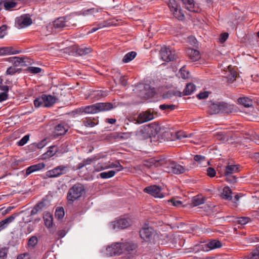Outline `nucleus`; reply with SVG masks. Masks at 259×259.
Returning <instances> with one entry per match:
<instances>
[{
    "instance_id": "20e7f679",
    "label": "nucleus",
    "mask_w": 259,
    "mask_h": 259,
    "mask_svg": "<svg viewBox=\"0 0 259 259\" xmlns=\"http://www.w3.org/2000/svg\"><path fill=\"white\" fill-rule=\"evenodd\" d=\"M54 27L56 29L62 30L69 29L75 25V20L70 17H61L56 19L53 22Z\"/></svg>"
},
{
    "instance_id": "dca6fc26",
    "label": "nucleus",
    "mask_w": 259,
    "mask_h": 259,
    "mask_svg": "<svg viewBox=\"0 0 259 259\" xmlns=\"http://www.w3.org/2000/svg\"><path fill=\"white\" fill-rule=\"evenodd\" d=\"M154 118V115L152 113L149 111H146L141 113L138 116L137 121L138 123H142L149 121Z\"/></svg>"
},
{
    "instance_id": "13d9d810",
    "label": "nucleus",
    "mask_w": 259,
    "mask_h": 259,
    "mask_svg": "<svg viewBox=\"0 0 259 259\" xmlns=\"http://www.w3.org/2000/svg\"><path fill=\"white\" fill-rule=\"evenodd\" d=\"M207 175L210 177H214L215 176L216 172L214 168L212 167H208L206 170Z\"/></svg>"
},
{
    "instance_id": "4d7b16f0",
    "label": "nucleus",
    "mask_w": 259,
    "mask_h": 259,
    "mask_svg": "<svg viewBox=\"0 0 259 259\" xmlns=\"http://www.w3.org/2000/svg\"><path fill=\"white\" fill-rule=\"evenodd\" d=\"M159 108L162 110L166 109L172 110L175 109V106L173 105L162 104L160 105Z\"/></svg>"
},
{
    "instance_id": "864d4df0",
    "label": "nucleus",
    "mask_w": 259,
    "mask_h": 259,
    "mask_svg": "<svg viewBox=\"0 0 259 259\" xmlns=\"http://www.w3.org/2000/svg\"><path fill=\"white\" fill-rule=\"evenodd\" d=\"M29 136L28 135H26L24 136L18 142V146H23L29 140Z\"/></svg>"
},
{
    "instance_id": "8fccbe9b",
    "label": "nucleus",
    "mask_w": 259,
    "mask_h": 259,
    "mask_svg": "<svg viewBox=\"0 0 259 259\" xmlns=\"http://www.w3.org/2000/svg\"><path fill=\"white\" fill-rule=\"evenodd\" d=\"M107 164L106 163H99L94 167L95 171H100L101 170L107 169Z\"/></svg>"
},
{
    "instance_id": "5fc2aeb1",
    "label": "nucleus",
    "mask_w": 259,
    "mask_h": 259,
    "mask_svg": "<svg viewBox=\"0 0 259 259\" xmlns=\"http://www.w3.org/2000/svg\"><path fill=\"white\" fill-rule=\"evenodd\" d=\"M180 76L183 79H186L189 76V72L185 70L183 68L180 70Z\"/></svg>"
},
{
    "instance_id": "a878e982",
    "label": "nucleus",
    "mask_w": 259,
    "mask_h": 259,
    "mask_svg": "<svg viewBox=\"0 0 259 259\" xmlns=\"http://www.w3.org/2000/svg\"><path fill=\"white\" fill-rule=\"evenodd\" d=\"M220 102L212 103L209 106L208 112L210 114L220 113Z\"/></svg>"
},
{
    "instance_id": "7ed1b4c3",
    "label": "nucleus",
    "mask_w": 259,
    "mask_h": 259,
    "mask_svg": "<svg viewBox=\"0 0 259 259\" xmlns=\"http://www.w3.org/2000/svg\"><path fill=\"white\" fill-rule=\"evenodd\" d=\"M84 192V186L80 183H77L68 190L67 199L68 201L72 203L80 198Z\"/></svg>"
},
{
    "instance_id": "79ce46f5",
    "label": "nucleus",
    "mask_w": 259,
    "mask_h": 259,
    "mask_svg": "<svg viewBox=\"0 0 259 259\" xmlns=\"http://www.w3.org/2000/svg\"><path fill=\"white\" fill-rule=\"evenodd\" d=\"M8 61L14 64L13 66L15 67L19 66L20 63L22 62V59L19 57H10L8 59Z\"/></svg>"
},
{
    "instance_id": "f257e3e1",
    "label": "nucleus",
    "mask_w": 259,
    "mask_h": 259,
    "mask_svg": "<svg viewBox=\"0 0 259 259\" xmlns=\"http://www.w3.org/2000/svg\"><path fill=\"white\" fill-rule=\"evenodd\" d=\"M145 165L147 166H162L163 170L168 173L179 175L184 173L186 168L174 161L167 160L165 158L158 157L151 158L146 161Z\"/></svg>"
},
{
    "instance_id": "a19ab883",
    "label": "nucleus",
    "mask_w": 259,
    "mask_h": 259,
    "mask_svg": "<svg viewBox=\"0 0 259 259\" xmlns=\"http://www.w3.org/2000/svg\"><path fill=\"white\" fill-rule=\"evenodd\" d=\"M228 71H226V72L228 73L227 74V78L230 80H231L233 79H234L236 76H237V73L234 70H232V68L231 66H228Z\"/></svg>"
},
{
    "instance_id": "774afa93",
    "label": "nucleus",
    "mask_w": 259,
    "mask_h": 259,
    "mask_svg": "<svg viewBox=\"0 0 259 259\" xmlns=\"http://www.w3.org/2000/svg\"><path fill=\"white\" fill-rule=\"evenodd\" d=\"M176 137L177 139L181 140L183 138L187 137V136L185 134H184L183 132H178L176 134Z\"/></svg>"
},
{
    "instance_id": "5701e85b",
    "label": "nucleus",
    "mask_w": 259,
    "mask_h": 259,
    "mask_svg": "<svg viewBox=\"0 0 259 259\" xmlns=\"http://www.w3.org/2000/svg\"><path fill=\"white\" fill-rule=\"evenodd\" d=\"M43 218L46 226L48 228H52L53 223V215L49 212H45Z\"/></svg>"
},
{
    "instance_id": "412c9836",
    "label": "nucleus",
    "mask_w": 259,
    "mask_h": 259,
    "mask_svg": "<svg viewBox=\"0 0 259 259\" xmlns=\"http://www.w3.org/2000/svg\"><path fill=\"white\" fill-rule=\"evenodd\" d=\"M43 99L45 103V106L46 107H50L52 106L57 100V98L50 95H42Z\"/></svg>"
},
{
    "instance_id": "c85d7f7f",
    "label": "nucleus",
    "mask_w": 259,
    "mask_h": 259,
    "mask_svg": "<svg viewBox=\"0 0 259 259\" xmlns=\"http://www.w3.org/2000/svg\"><path fill=\"white\" fill-rule=\"evenodd\" d=\"M92 51L91 48L81 47L76 48V53L79 56H84L90 53Z\"/></svg>"
},
{
    "instance_id": "c9c22d12",
    "label": "nucleus",
    "mask_w": 259,
    "mask_h": 259,
    "mask_svg": "<svg viewBox=\"0 0 259 259\" xmlns=\"http://www.w3.org/2000/svg\"><path fill=\"white\" fill-rule=\"evenodd\" d=\"M160 128L157 124H153L148 127V132H150L151 134L155 136L160 132Z\"/></svg>"
},
{
    "instance_id": "4c0bfd02",
    "label": "nucleus",
    "mask_w": 259,
    "mask_h": 259,
    "mask_svg": "<svg viewBox=\"0 0 259 259\" xmlns=\"http://www.w3.org/2000/svg\"><path fill=\"white\" fill-rule=\"evenodd\" d=\"M43 99L42 95L36 98L33 101L34 106L36 108L38 107H46L45 106V103Z\"/></svg>"
},
{
    "instance_id": "09e8293b",
    "label": "nucleus",
    "mask_w": 259,
    "mask_h": 259,
    "mask_svg": "<svg viewBox=\"0 0 259 259\" xmlns=\"http://www.w3.org/2000/svg\"><path fill=\"white\" fill-rule=\"evenodd\" d=\"M20 69L16 68L15 66H11L8 68L6 71L7 75H13L16 72H19Z\"/></svg>"
},
{
    "instance_id": "2f4dec72",
    "label": "nucleus",
    "mask_w": 259,
    "mask_h": 259,
    "mask_svg": "<svg viewBox=\"0 0 259 259\" xmlns=\"http://www.w3.org/2000/svg\"><path fill=\"white\" fill-rule=\"evenodd\" d=\"M196 89L195 85L193 83H188L183 91V95L188 96L191 95Z\"/></svg>"
},
{
    "instance_id": "338daca9",
    "label": "nucleus",
    "mask_w": 259,
    "mask_h": 259,
    "mask_svg": "<svg viewBox=\"0 0 259 259\" xmlns=\"http://www.w3.org/2000/svg\"><path fill=\"white\" fill-rule=\"evenodd\" d=\"M94 25L97 26L98 29L107 27L108 26L107 23L105 21H103L99 23H95Z\"/></svg>"
},
{
    "instance_id": "f8f14e48",
    "label": "nucleus",
    "mask_w": 259,
    "mask_h": 259,
    "mask_svg": "<svg viewBox=\"0 0 259 259\" xmlns=\"http://www.w3.org/2000/svg\"><path fill=\"white\" fill-rule=\"evenodd\" d=\"M144 192L154 197L161 198L164 197L163 194L161 193V188L157 185H151L146 187L144 189Z\"/></svg>"
},
{
    "instance_id": "e2e57ef3",
    "label": "nucleus",
    "mask_w": 259,
    "mask_h": 259,
    "mask_svg": "<svg viewBox=\"0 0 259 259\" xmlns=\"http://www.w3.org/2000/svg\"><path fill=\"white\" fill-rule=\"evenodd\" d=\"M194 159L195 161L201 163L203 161H205V158L203 156H201L200 155H196L194 156Z\"/></svg>"
},
{
    "instance_id": "58836bf2",
    "label": "nucleus",
    "mask_w": 259,
    "mask_h": 259,
    "mask_svg": "<svg viewBox=\"0 0 259 259\" xmlns=\"http://www.w3.org/2000/svg\"><path fill=\"white\" fill-rule=\"evenodd\" d=\"M204 203V199L203 197L199 196L194 197L192 199V204L194 206H198Z\"/></svg>"
},
{
    "instance_id": "49530a36",
    "label": "nucleus",
    "mask_w": 259,
    "mask_h": 259,
    "mask_svg": "<svg viewBox=\"0 0 259 259\" xmlns=\"http://www.w3.org/2000/svg\"><path fill=\"white\" fill-rule=\"evenodd\" d=\"M55 217L58 219H62L64 216V210L63 207H58L56 209L55 214Z\"/></svg>"
},
{
    "instance_id": "6ab92c4d",
    "label": "nucleus",
    "mask_w": 259,
    "mask_h": 259,
    "mask_svg": "<svg viewBox=\"0 0 259 259\" xmlns=\"http://www.w3.org/2000/svg\"><path fill=\"white\" fill-rule=\"evenodd\" d=\"M16 216V214H13L1 221L0 222V232L7 228L9 225L15 220Z\"/></svg>"
},
{
    "instance_id": "4be33fe9",
    "label": "nucleus",
    "mask_w": 259,
    "mask_h": 259,
    "mask_svg": "<svg viewBox=\"0 0 259 259\" xmlns=\"http://www.w3.org/2000/svg\"><path fill=\"white\" fill-rule=\"evenodd\" d=\"M45 167V164L44 163H39L34 165L29 166L26 170V175L28 176L30 174L43 169Z\"/></svg>"
},
{
    "instance_id": "6e6552de",
    "label": "nucleus",
    "mask_w": 259,
    "mask_h": 259,
    "mask_svg": "<svg viewBox=\"0 0 259 259\" xmlns=\"http://www.w3.org/2000/svg\"><path fill=\"white\" fill-rule=\"evenodd\" d=\"M132 224L131 220L128 217L120 218L112 222L111 224V227L113 229H123L127 228Z\"/></svg>"
},
{
    "instance_id": "0e129e2a",
    "label": "nucleus",
    "mask_w": 259,
    "mask_h": 259,
    "mask_svg": "<svg viewBox=\"0 0 259 259\" xmlns=\"http://www.w3.org/2000/svg\"><path fill=\"white\" fill-rule=\"evenodd\" d=\"M244 241L248 243L255 242L259 241V238L258 237L246 238L245 239H244Z\"/></svg>"
},
{
    "instance_id": "680f3d73",
    "label": "nucleus",
    "mask_w": 259,
    "mask_h": 259,
    "mask_svg": "<svg viewBox=\"0 0 259 259\" xmlns=\"http://www.w3.org/2000/svg\"><path fill=\"white\" fill-rule=\"evenodd\" d=\"M208 96V92H204L202 93H200L197 95V97L199 99H204L207 98Z\"/></svg>"
},
{
    "instance_id": "f704fd0d",
    "label": "nucleus",
    "mask_w": 259,
    "mask_h": 259,
    "mask_svg": "<svg viewBox=\"0 0 259 259\" xmlns=\"http://www.w3.org/2000/svg\"><path fill=\"white\" fill-rule=\"evenodd\" d=\"M244 259H259V246L249 255L245 256Z\"/></svg>"
},
{
    "instance_id": "e433bc0d",
    "label": "nucleus",
    "mask_w": 259,
    "mask_h": 259,
    "mask_svg": "<svg viewBox=\"0 0 259 259\" xmlns=\"http://www.w3.org/2000/svg\"><path fill=\"white\" fill-rule=\"evenodd\" d=\"M98 123L93 121L91 117L85 118L82 120V124L86 127H94Z\"/></svg>"
},
{
    "instance_id": "603ef678",
    "label": "nucleus",
    "mask_w": 259,
    "mask_h": 259,
    "mask_svg": "<svg viewBox=\"0 0 259 259\" xmlns=\"http://www.w3.org/2000/svg\"><path fill=\"white\" fill-rule=\"evenodd\" d=\"M167 203H171L172 204V205L177 207H180L182 205V201L174 198L167 200Z\"/></svg>"
},
{
    "instance_id": "37998d69",
    "label": "nucleus",
    "mask_w": 259,
    "mask_h": 259,
    "mask_svg": "<svg viewBox=\"0 0 259 259\" xmlns=\"http://www.w3.org/2000/svg\"><path fill=\"white\" fill-rule=\"evenodd\" d=\"M8 61L14 64L13 66L15 67L19 66L20 63L22 62V59L19 57H10L8 59Z\"/></svg>"
},
{
    "instance_id": "69168bd1",
    "label": "nucleus",
    "mask_w": 259,
    "mask_h": 259,
    "mask_svg": "<svg viewBox=\"0 0 259 259\" xmlns=\"http://www.w3.org/2000/svg\"><path fill=\"white\" fill-rule=\"evenodd\" d=\"M258 187H259V186ZM252 197L255 202L259 203V190H256V191L254 192Z\"/></svg>"
},
{
    "instance_id": "2eb2a0df",
    "label": "nucleus",
    "mask_w": 259,
    "mask_h": 259,
    "mask_svg": "<svg viewBox=\"0 0 259 259\" xmlns=\"http://www.w3.org/2000/svg\"><path fill=\"white\" fill-rule=\"evenodd\" d=\"M154 230L151 227H143L140 231V235L142 239L145 241H149L153 236Z\"/></svg>"
},
{
    "instance_id": "1a4fd4ad",
    "label": "nucleus",
    "mask_w": 259,
    "mask_h": 259,
    "mask_svg": "<svg viewBox=\"0 0 259 259\" xmlns=\"http://www.w3.org/2000/svg\"><path fill=\"white\" fill-rule=\"evenodd\" d=\"M161 59L165 62H170L176 59L175 51L167 47H163L160 51Z\"/></svg>"
},
{
    "instance_id": "ddd939ff",
    "label": "nucleus",
    "mask_w": 259,
    "mask_h": 259,
    "mask_svg": "<svg viewBox=\"0 0 259 259\" xmlns=\"http://www.w3.org/2000/svg\"><path fill=\"white\" fill-rule=\"evenodd\" d=\"M32 23L31 18L29 15H23L16 18V24L19 28H22L30 25Z\"/></svg>"
},
{
    "instance_id": "f3484780",
    "label": "nucleus",
    "mask_w": 259,
    "mask_h": 259,
    "mask_svg": "<svg viewBox=\"0 0 259 259\" xmlns=\"http://www.w3.org/2000/svg\"><path fill=\"white\" fill-rule=\"evenodd\" d=\"M137 247V244L132 242L122 243L123 253L132 255L136 252Z\"/></svg>"
},
{
    "instance_id": "052dcab7",
    "label": "nucleus",
    "mask_w": 259,
    "mask_h": 259,
    "mask_svg": "<svg viewBox=\"0 0 259 259\" xmlns=\"http://www.w3.org/2000/svg\"><path fill=\"white\" fill-rule=\"evenodd\" d=\"M229 34L227 32L222 33L219 38L220 41L221 43H224L228 38Z\"/></svg>"
},
{
    "instance_id": "9d476101",
    "label": "nucleus",
    "mask_w": 259,
    "mask_h": 259,
    "mask_svg": "<svg viewBox=\"0 0 259 259\" xmlns=\"http://www.w3.org/2000/svg\"><path fill=\"white\" fill-rule=\"evenodd\" d=\"M254 112L253 106V100L251 98L244 97V113L249 117H246L248 120H252L253 117L251 116Z\"/></svg>"
},
{
    "instance_id": "f03ea898",
    "label": "nucleus",
    "mask_w": 259,
    "mask_h": 259,
    "mask_svg": "<svg viewBox=\"0 0 259 259\" xmlns=\"http://www.w3.org/2000/svg\"><path fill=\"white\" fill-rule=\"evenodd\" d=\"M113 108L111 103H98L91 105L85 106L83 109L84 113L95 114L111 110Z\"/></svg>"
},
{
    "instance_id": "cd10ccee",
    "label": "nucleus",
    "mask_w": 259,
    "mask_h": 259,
    "mask_svg": "<svg viewBox=\"0 0 259 259\" xmlns=\"http://www.w3.org/2000/svg\"><path fill=\"white\" fill-rule=\"evenodd\" d=\"M97 160L96 157L94 156L93 157H89L85 159H84L82 162L78 163L77 165V168L78 169H81L83 167L91 164L92 163H93L94 161H96Z\"/></svg>"
},
{
    "instance_id": "423d86ee",
    "label": "nucleus",
    "mask_w": 259,
    "mask_h": 259,
    "mask_svg": "<svg viewBox=\"0 0 259 259\" xmlns=\"http://www.w3.org/2000/svg\"><path fill=\"white\" fill-rule=\"evenodd\" d=\"M68 171L69 167L67 165H60L47 171L46 176L50 178H57L67 174Z\"/></svg>"
},
{
    "instance_id": "6e6d98bb",
    "label": "nucleus",
    "mask_w": 259,
    "mask_h": 259,
    "mask_svg": "<svg viewBox=\"0 0 259 259\" xmlns=\"http://www.w3.org/2000/svg\"><path fill=\"white\" fill-rule=\"evenodd\" d=\"M7 26L5 25L0 27V38H3L7 33Z\"/></svg>"
},
{
    "instance_id": "4468645a",
    "label": "nucleus",
    "mask_w": 259,
    "mask_h": 259,
    "mask_svg": "<svg viewBox=\"0 0 259 259\" xmlns=\"http://www.w3.org/2000/svg\"><path fill=\"white\" fill-rule=\"evenodd\" d=\"M222 246V243L218 240H210L207 243L202 244L200 248L202 250L208 251L210 250L221 248Z\"/></svg>"
},
{
    "instance_id": "bb28decb",
    "label": "nucleus",
    "mask_w": 259,
    "mask_h": 259,
    "mask_svg": "<svg viewBox=\"0 0 259 259\" xmlns=\"http://www.w3.org/2000/svg\"><path fill=\"white\" fill-rule=\"evenodd\" d=\"M220 113H231L233 110V106L224 102H220Z\"/></svg>"
},
{
    "instance_id": "aec40b11",
    "label": "nucleus",
    "mask_w": 259,
    "mask_h": 259,
    "mask_svg": "<svg viewBox=\"0 0 259 259\" xmlns=\"http://www.w3.org/2000/svg\"><path fill=\"white\" fill-rule=\"evenodd\" d=\"M186 52L188 56L192 61H196L200 58L199 52L197 50L188 48Z\"/></svg>"
},
{
    "instance_id": "393cba45",
    "label": "nucleus",
    "mask_w": 259,
    "mask_h": 259,
    "mask_svg": "<svg viewBox=\"0 0 259 259\" xmlns=\"http://www.w3.org/2000/svg\"><path fill=\"white\" fill-rule=\"evenodd\" d=\"M58 151V148L56 146H52L49 147V149L44 153L42 156L44 159L49 158L53 156Z\"/></svg>"
},
{
    "instance_id": "a211bd4d",
    "label": "nucleus",
    "mask_w": 259,
    "mask_h": 259,
    "mask_svg": "<svg viewBox=\"0 0 259 259\" xmlns=\"http://www.w3.org/2000/svg\"><path fill=\"white\" fill-rule=\"evenodd\" d=\"M68 130V126L64 123H60L56 126L54 131V135L56 136L63 135Z\"/></svg>"
},
{
    "instance_id": "39448f33",
    "label": "nucleus",
    "mask_w": 259,
    "mask_h": 259,
    "mask_svg": "<svg viewBox=\"0 0 259 259\" xmlns=\"http://www.w3.org/2000/svg\"><path fill=\"white\" fill-rule=\"evenodd\" d=\"M170 12L173 16L179 20L183 21L185 17L184 13L176 0H165Z\"/></svg>"
},
{
    "instance_id": "9b49d317",
    "label": "nucleus",
    "mask_w": 259,
    "mask_h": 259,
    "mask_svg": "<svg viewBox=\"0 0 259 259\" xmlns=\"http://www.w3.org/2000/svg\"><path fill=\"white\" fill-rule=\"evenodd\" d=\"M123 252L122 243L116 242L113 243L106 248V254L110 256L120 255Z\"/></svg>"
},
{
    "instance_id": "c756f323",
    "label": "nucleus",
    "mask_w": 259,
    "mask_h": 259,
    "mask_svg": "<svg viewBox=\"0 0 259 259\" xmlns=\"http://www.w3.org/2000/svg\"><path fill=\"white\" fill-rule=\"evenodd\" d=\"M246 140H250L252 141H254L255 143L259 145V135L254 136L253 134V132H251V133H245L244 134V141Z\"/></svg>"
},
{
    "instance_id": "a18cd8bd",
    "label": "nucleus",
    "mask_w": 259,
    "mask_h": 259,
    "mask_svg": "<svg viewBox=\"0 0 259 259\" xmlns=\"http://www.w3.org/2000/svg\"><path fill=\"white\" fill-rule=\"evenodd\" d=\"M117 168V171H119L123 168L122 166L118 162H112L110 164H107V168Z\"/></svg>"
},
{
    "instance_id": "bf43d9fd",
    "label": "nucleus",
    "mask_w": 259,
    "mask_h": 259,
    "mask_svg": "<svg viewBox=\"0 0 259 259\" xmlns=\"http://www.w3.org/2000/svg\"><path fill=\"white\" fill-rule=\"evenodd\" d=\"M215 138L220 141L225 140L226 138L225 134L223 132H218L215 134Z\"/></svg>"
},
{
    "instance_id": "72a5a7b5",
    "label": "nucleus",
    "mask_w": 259,
    "mask_h": 259,
    "mask_svg": "<svg viewBox=\"0 0 259 259\" xmlns=\"http://www.w3.org/2000/svg\"><path fill=\"white\" fill-rule=\"evenodd\" d=\"M16 5L17 3L13 1L10 0L3 1V6L6 10H11L12 8H15Z\"/></svg>"
},
{
    "instance_id": "c03bdc74",
    "label": "nucleus",
    "mask_w": 259,
    "mask_h": 259,
    "mask_svg": "<svg viewBox=\"0 0 259 259\" xmlns=\"http://www.w3.org/2000/svg\"><path fill=\"white\" fill-rule=\"evenodd\" d=\"M242 220H238L234 225V229L235 231L236 232V233L241 234V230L243 228V224L242 223Z\"/></svg>"
},
{
    "instance_id": "7c9ffc66",
    "label": "nucleus",
    "mask_w": 259,
    "mask_h": 259,
    "mask_svg": "<svg viewBox=\"0 0 259 259\" xmlns=\"http://www.w3.org/2000/svg\"><path fill=\"white\" fill-rule=\"evenodd\" d=\"M232 191L229 187H225L222 193V197L226 200H232L233 199L231 195Z\"/></svg>"
},
{
    "instance_id": "473e14b6",
    "label": "nucleus",
    "mask_w": 259,
    "mask_h": 259,
    "mask_svg": "<svg viewBox=\"0 0 259 259\" xmlns=\"http://www.w3.org/2000/svg\"><path fill=\"white\" fill-rule=\"evenodd\" d=\"M137 53L134 51H132L126 54L122 59L124 63H128L133 60L136 56Z\"/></svg>"
},
{
    "instance_id": "de8ad7c7",
    "label": "nucleus",
    "mask_w": 259,
    "mask_h": 259,
    "mask_svg": "<svg viewBox=\"0 0 259 259\" xmlns=\"http://www.w3.org/2000/svg\"><path fill=\"white\" fill-rule=\"evenodd\" d=\"M37 242H38L37 238L35 236H31L29 239L28 241V245L29 247H34L35 246V245L37 243Z\"/></svg>"
},
{
    "instance_id": "0eeeda50",
    "label": "nucleus",
    "mask_w": 259,
    "mask_h": 259,
    "mask_svg": "<svg viewBox=\"0 0 259 259\" xmlns=\"http://www.w3.org/2000/svg\"><path fill=\"white\" fill-rule=\"evenodd\" d=\"M238 167L237 165H228L225 166L224 171H222V175L226 177V180L229 183H235L236 179L235 177L232 176V175L237 172Z\"/></svg>"
},
{
    "instance_id": "b1692460",
    "label": "nucleus",
    "mask_w": 259,
    "mask_h": 259,
    "mask_svg": "<svg viewBox=\"0 0 259 259\" xmlns=\"http://www.w3.org/2000/svg\"><path fill=\"white\" fill-rule=\"evenodd\" d=\"M18 53L19 51L14 50L11 47L0 48V55L17 54Z\"/></svg>"
},
{
    "instance_id": "3c124183",
    "label": "nucleus",
    "mask_w": 259,
    "mask_h": 259,
    "mask_svg": "<svg viewBox=\"0 0 259 259\" xmlns=\"http://www.w3.org/2000/svg\"><path fill=\"white\" fill-rule=\"evenodd\" d=\"M27 70L29 73L37 74L40 73L41 71V69L37 67L30 66L27 68Z\"/></svg>"
},
{
    "instance_id": "ea45409f",
    "label": "nucleus",
    "mask_w": 259,
    "mask_h": 259,
    "mask_svg": "<svg viewBox=\"0 0 259 259\" xmlns=\"http://www.w3.org/2000/svg\"><path fill=\"white\" fill-rule=\"evenodd\" d=\"M116 171L113 170L108 171L102 172L100 174V176L102 179H108L113 177Z\"/></svg>"
}]
</instances>
